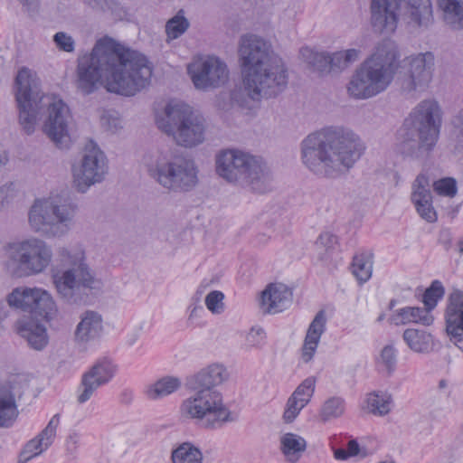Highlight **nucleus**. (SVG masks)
<instances>
[{
	"mask_svg": "<svg viewBox=\"0 0 463 463\" xmlns=\"http://www.w3.org/2000/svg\"><path fill=\"white\" fill-rule=\"evenodd\" d=\"M454 339L455 345L463 352V331L457 332V334H449Z\"/></svg>",
	"mask_w": 463,
	"mask_h": 463,
	"instance_id": "13d9d810",
	"label": "nucleus"
},
{
	"mask_svg": "<svg viewBox=\"0 0 463 463\" xmlns=\"http://www.w3.org/2000/svg\"><path fill=\"white\" fill-rule=\"evenodd\" d=\"M117 371L116 365L109 359L98 360L82 376L77 390V402H87L97 390L109 383Z\"/></svg>",
	"mask_w": 463,
	"mask_h": 463,
	"instance_id": "a211bd4d",
	"label": "nucleus"
},
{
	"mask_svg": "<svg viewBox=\"0 0 463 463\" xmlns=\"http://www.w3.org/2000/svg\"><path fill=\"white\" fill-rule=\"evenodd\" d=\"M265 331L261 327H252L246 335L245 343L250 347H257L264 344Z\"/></svg>",
	"mask_w": 463,
	"mask_h": 463,
	"instance_id": "49530a36",
	"label": "nucleus"
},
{
	"mask_svg": "<svg viewBox=\"0 0 463 463\" xmlns=\"http://www.w3.org/2000/svg\"><path fill=\"white\" fill-rule=\"evenodd\" d=\"M404 71L397 78L401 92L418 99L428 90L434 78L436 58L432 52L412 53L403 61Z\"/></svg>",
	"mask_w": 463,
	"mask_h": 463,
	"instance_id": "4468645a",
	"label": "nucleus"
},
{
	"mask_svg": "<svg viewBox=\"0 0 463 463\" xmlns=\"http://www.w3.org/2000/svg\"><path fill=\"white\" fill-rule=\"evenodd\" d=\"M402 338L415 353H428L432 349V335L425 330L408 328L403 332Z\"/></svg>",
	"mask_w": 463,
	"mask_h": 463,
	"instance_id": "c756f323",
	"label": "nucleus"
},
{
	"mask_svg": "<svg viewBox=\"0 0 463 463\" xmlns=\"http://www.w3.org/2000/svg\"><path fill=\"white\" fill-rule=\"evenodd\" d=\"M446 325L448 334L463 331V291L454 289L448 299Z\"/></svg>",
	"mask_w": 463,
	"mask_h": 463,
	"instance_id": "a878e982",
	"label": "nucleus"
},
{
	"mask_svg": "<svg viewBox=\"0 0 463 463\" xmlns=\"http://www.w3.org/2000/svg\"><path fill=\"white\" fill-rule=\"evenodd\" d=\"M326 329V316L323 310L319 311L307 329L302 348V359L308 363L314 356L320 337Z\"/></svg>",
	"mask_w": 463,
	"mask_h": 463,
	"instance_id": "393cba45",
	"label": "nucleus"
},
{
	"mask_svg": "<svg viewBox=\"0 0 463 463\" xmlns=\"http://www.w3.org/2000/svg\"><path fill=\"white\" fill-rule=\"evenodd\" d=\"M439 241L445 246L446 250L449 248L451 239L448 231L441 232Z\"/></svg>",
	"mask_w": 463,
	"mask_h": 463,
	"instance_id": "bf43d9fd",
	"label": "nucleus"
},
{
	"mask_svg": "<svg viewBox=\"0 0 463 463\" xmlns=\"http://www.w3.org/2000/svg\"><path fill=\"white\" fill-rule=\"evenodd\" d=\"M434 191L441 196L453 198L458 193L457 182L454 178H441L433 184Z\"/></svg>",
	"mask_w": 463,
	"mask_h": 463,
	"instance_id": "37998d69",
	"label": "nucleus"
},
{
	"mask_svg": "<svg viewBox=\"0 0 463 463\" xmlns=\"http://www.w3.org/2000/svg\"><path fill=\"white\" fill-rule=\"evenodd\" d=\"M223 293L218 290H213L206 296L205 305L211 312L220 314L223 310Z\"/></svg>",
	"mask_w": 463,
	"mask_h": 463,
	"instance_id": "a18cd8bd",
	"label": "nucleus"
},
{
	"mask_svg": "<svg viewBox=\"0 0 463 463\" xmlns=\"http://www.w3.org/2000/svg\"><path fill=\"white\" fill-rule=\"evenodd\" d=\"M180 385V380L176 377H163L148 385L146 390V394L151 400L162 399L175 392Z\"/></svg>",
	"mask_w": 463,
	"mask_h": 463,
	"instance_id": "f704fd0d",
	"label": "nucleus"
},
{
	"mask_svg": "<svg viewBox=\"0 0 463 463\" xmlns=\"http://www.w3.org/2000/svg\"><path fill=\"white\" fill-rule=\"evenodd\" d=\"M346 450H347V453H349L350 457H354V456L358 455V453H359V450H360L359 444L357 443L356 440L352 439L347 443Z\"/></svg>",
	"mask_w": 463,
	"mask_h": 463,
	"instance_id": "6e6d98bb",
	"label": "nucleus"
},
{
	"mask_svg": "<svg viewBox=\"0 0 463 463\" xmlns=\"http://www.w3.org/2000/svg\"><path fill=\"white\" fill-rule=\"evenodd\" d=\"M364 150V143L352 129L328 127L302 140L301 159L316 175L335 178L348 172Z\"/></svg>",
	"mask_w": 463,
	"mask_h": 463,
	"instance_id": "7ed1b4c3",
	"label": "nucleus"
},
{
	"mask_svg": "<svg viewBox=\"0 0 463 463\" xmlns=\"http://www.w3.org/2000/svg\"><path fill=\"white\" fill-rule=\"evenodd\" d=\"M373 255L371 253H359L353 259L352 273L359 282H367L373 274Z\"/></svg>",
	"mask_w": 463,
	"mask_h": 463,
	"instance_id": "c9c22d12",
	"label": "nucleus"
},
{
	"mask_svg": "<svg viewBox=\"0 0 463 463\" xmlns=\"http://www.w3.org/2000/svg\"><path fill=\"white\" fill-rule=\"evenodd\" d=\"M239 55L243 90L250 99L273 98L286 89L288 70L269 42L255 34H245Z\"/></svg>",
	"mask_w": 463,
	"mask_h": 463,
	"instance_id": "20e7f679",
	"label": "nucleus"
},
{
	"mask_svg": "<svg viewBox=\"0 0 463 463\" xmlns=\"http://www.w3.org/2000/svg\"><path fill=\"white\" fill-rule=\"evenodd\" d=\"M143 165L148 175L169 191L187 192L198 182L194 161L170 148L149 151L143 157Z\"/></svg>",
	"mask_w": 463,
	"mask_h": 463,
	"instance_id": "1a4fd4ad",
	"label": "nucleus"
},
{
	"mask_svg": "<svg viewBox=\"0 0 463 463\" xmlns=\"http://www.w3.org/2000/svg\"><path fill=\"white\" fill-rule=\"evenodd\" d=\"M56 46L64 52H71L74 51V40L66 33L60 31L53 36Z\"/></svg>",
	"mask_w": 463,
	"mask_h": 463,
	"instance_id": "de8ad7c7",
	"label": "nucleus"
},
{
	"mask_svg": "<svg viewBox=\"0 0 463 463\" xmlns=\"http://www.w3.org/2000/svg\"><path fill=\"white\" fill-rule=\"evenodd\" d=\"M232 100H234L241 107L246 106L245 102L243 100L240 99V92H233L232 94Z\"/></svg>",
	"mask_w": 463,
	"mask_h": 463,
	"instance_id": "680f3d73",
	"label": "nucleus"
},
{
	"mask_svg": "<svg viewBox=\"0 0 463 463\" xmlns=\"http://www.w3.org/2000/svg\"><path fill=\"white\" fill-rule=\"evenodd\" d=\"M392 324L395 326L409 323H418L430 326L433 322V316L428 309L418 307H406L397 309L390 317Z\"/></svg>",
	"mask_w": 463,
	"mask_h": 463,
	"instance_id": "bb28decb",
	"label": "nucleus"
},
{
	"mask_svg": "<svg viewBox=\"0 0 463 463\" xmlns=\"http://www.w3.org/2000/svg\"><path fill=\"white\" fill-rule=\"evenodd\" d=\"M445 294V288L439 280H433L430 286L425 290L423 294L424 309L431 311L436 307L439 300H440Z\"/></svg>",
	"mask_w": 463,
	"mask_h": 463,
	"instance_id": "a19ab883",
	"label": "nucleus"
},
{
	"mask_svg": "<svg viewBox=\"0 0 463 463\" xmlns=\"http://www.w3.org/2000/svg\"><path fill=\"white\" fill-rule=\"evenodd\" d=\"M11 307L33 313L46 320H51L57 313V306L52 294L38 287H19L7 297Z\"/></svg>",
	"mask_w": 463,
	"mask_h": 463,
	"instance_id": "f3484780",
	"label": "nucleus"
},
{
	"mask_svg": "<svg viewBox=\"0 0 463 463\" xmlns=\"http://www.w3.org/2000/svg\"><path fill=\"white\" fill-rule=\"evenodd\" d=\"M441 114V109L435 99L420 101L398 132L400 152L411 156L417 147L430 151L439 136Z\"/></svg>",
	"mask_w": 463,
	"mask_h": 463,
	"instance_id": "9d476101",
	"label": "nucleus"
},
{
	"mask_svg": "<svg viewBox=\"0 0 463 463\" xmlns=\"http://www.w3.org/2000/svg\"><path fill=\"white\" fill-rule=\"evenodd\" d=\"M402 0H371V21L374 29H396Z\"/></svg>",
	"mask_w": 463,
	"mask_h": 463,
	"instance_id": "aec40b11",
	"label": "nucleus"
},
{
	"mask_svg": "<svg viewBox=\"0 0 463 463\" xmlns=\"http://www.w3.org/2000/svg\"><path fill=\"white\" fill-rule=\"evenodd\" d=\"M18 1L28 12H33L39 6V0H18Z\"/></svg>",
	"mask_w": 463,
	"mask_h": 463,
	"instance_id": "5fc2aeb1",
	"label": "nucleus"
},
{
	"mask_svg": "<svg viewBox=\"0 0 463 463\" xmlns=\"http://www.w3.org/2000/svg\"><path fill=\"white\" fill-rule=\"evenodd\" d=\"M60 264L52 269V281L60 298L68 304L86 302L89 294L102 287L80 248L59 250Z\"/></svg>",
	"mask_w": 463,
	"mask_h": 463,
	"instance_id": "0eeeda50",
	"label": "nucleus"
},
{
	"mask_svg": "<svg viewBox=\"0 0 463 463\" xmlns=\"http://www.w3.org/2000/svg\"><path fill=\"white\" fill-rule=\"evenodd\" d=\"M166 32V41L170 43L173 40L179 38L185 31H165Z\"/></svg>",
	"mask_w": 463,
	"mask_h": 463,
	"instance_id": "052dcab7",
	"label": "nucleus"
},
{
	"mask_svg": "<svg viewBox=\"0 0 463 463\" xmlns=\"http://www.w3.org/2000/svg\"><path fill=\"white\" fill-rule=\"evenodd\" d=\"M392 398L388 392H373L367 398V404L370 411L376 415H385L392 408Z\"/></svg>",
	"mask_w": 463,
	"mask_h": 463,
	"instance_id": "ea45409f",
	"label": "nucleus"
},
{
	"mask_svg": "<svg viewBox=\"0 0 463 463\" xmlns=\"http://www.w3.org/2000/svg\"><path fill=\"white\" fill-rule=\"evenodd\" d=\"M458 246L459 253L463 254V239L458 242Z\"/></svg>",
	"mask_w": 463,
	"mask_h": 463,
	"instance_id": "69168bd1",
	"label": "nucleus"
},
{
	"mask_svg": "<svg viewBox=\"0 0 463 463\" xmlns=\"http://www.w3.org/2000/svg\"><path fill=\"white\" fill-rule=\"evenodd\" d=\"M86 2L92 8L105 10L110 7V0H86Z\"/></svg>",
	"mask_w": 463,
	"mask_h": 463,
	"instance_id": "864d4df0",
	"label": "nucleus"
},
{
	"mask_svg": "<svg viewBox=\"0 0 463 463\" xmlns=\"http://www.w3.org/2000/svg\"><path fill=\"white\" fill-rule=\"evenodd\" d=\"M137 339V334L131 335L128 338V345H133L136 343Z\"/></svg>",
	"mask_w": 463,
	"mask_h": 463,
	"instance_id": "0e129e2a",
	"label": "nucleus"
},
{
	"mask_svg": "<svg viewBox=\"0 0 463 463\" xmlns=\"http://www.w3.org/2000/svg\"><path fill=\"white\" fill-rule=\"evenodd\" d=\"M337 244V237L329 232H322L316 241V245L318 249H324L326 252H329L334 250Z\"/></svg>",
	"mask_w": 463,
	"mask_h": 463,
	"instance_id": "09e8293b",
	"label": "nucleus"
},
{
	"mask_svg": "<svg viewBox=\"0 0 463 463\" xmlns=\"http://www.w3.org/2000/svg\"><path fill=\"white\" fill-rule=\"evenodd\" d=\"M14 395L6 387H0V427H9L18 416Z\"/></svg>",
	"mask_w": 463,
	"mask_h": 463,
	"instance_id": "7c9ffc66",
	"label": "nucleus"
},
{
	"mask_svg": "<svg viewBox=\"0 0 463 463\" xmlns=\"http://www.w3.org/2000/svg\"><path fill=\"white\" fill-rule=\"evenodd\" d=\"M198 309H199V310H203V307H194L191 310V314H190V316H191V317L194 316V315L196 314V312H197V310H198Z\"/></svg>",
	"mask_w": 463,
	"mask_h": 463,
	"instance_id": "338daca9",
	"label": "nucleus"
},
{
	"mask_svg": "<svg viewBox=\"0 0 463 463\" xmlns=\"http://www.w3.org/2000/svg\"><path fill=\"white\" fill-rule=\"evenodd\" d=\"M408 24L412 27H427L432 20L430 0H408Z\"/></svg>",
	"mask_w": 463,
	"mask_h": 463,
	"instance_id": "c85d7f7f",
	"label": "nucleus"
},
{
	"mask_svg": "<svg viewBox=\"0 0 463 463\" xmlns=\"http://www.w3.org/2000/svg\"><path fill=\"white\" fill-rule=\"evenodd\" d=\"M80 444V436L77 433L71 434L65 442L66 451L71 457L74 458Z\"/></svg>",
	"mask_w": 463,
	"mask_h": 463,
	"instance_id": "3c124183",
	"label": "nucleus"
},
{
	"mask_svg": "<svg viewBox=\"0 0 463 463\" xmlns=\"http://www.w3.org/2000/svg\"><path fill=\"white\" fill-rule=\"evenodd\" d=\"M157 128L181 146L191 148L202 144L205 138V122L192 107L178 101H169L156 113Z\"/></svg>",
	"mask_w": 463,
	"mask_h": 463,
	"instance_id": "9b49d317",
	"label": "nucleus"
},
{
	"mask_svg": "<svg viewBox=\"0 0 463 463\" xmlns=\"http://www.w3.org/2000/svg\"><path fill=\"white\" fill-rule=\"evenodd\" d=\"M400 66L398 45L391 39L383 40L353 72L346 84L348 96L364 100L384 92L392 83Z\"/></svg>",
	"mask_w": 463,
	"mask_h": 463,
	"instance_id": "423d86ee",
	"label": "nucleus"
},
{
	"mask_svg": "<svg viewBox=\"0 0 463 463\" xmlns=\"http://www.w3.org/2000/svg\"><path fill=\"white\" fill-rule=\"evenodd\" d=\"M60 423L59 414H55L47 426L24 447L19 456V463H26L45 451L52 443Z\"/></svg>",
	"mask_w": 463,
	"mask_h": 463,
	"instance_id": "412c9836",
	"label": "nucleus"
},
{
	"mask_svg": "<svg viewBox=\"0 0 463 463\" xmlns=\"http://www.w3.org/2000/svg\"><path fill=\"white\" fill-rule=\"evenodd\" d=\"M444 21L456 29H463V2L459 0H439Z\"/></svg>",
	"mask_w": 463,
	"mask_h": 463,
	"instance_id": "473e14b6",
	"label": "nucleus"
},
{
	"mask_svg": "<svg viewBox=\"0 0 463 463\" xmlns=\"http://www.w3.org/2000/svg\"><path fill=\"white\" fill-rule=\"evenodd\" d=\"M316 389V378L313 376L306 378L296 388L291 394L299 400L304 404L307 405L311 401V398Z\"/></svg>",
	"mask_w": 463,
	"mask_h": 463,
	"instance_id": "79ce46f5",
	"label": "nucleus"
},
{
	"mask_svg": "<svg viewBox=\"0 0 463 463\" xmlns=\"http://www.w3.org/2000/svg\"><path fill=\"white\" fill-rule=\"evenodd\" d=\"M306 406L307 405L301 402L299 400H297L296 397L290 395L287 401L286 408L283 413L284 420L288 423L292 422Z\"/></svg>",
	"mask_w": 463,
	"mask_h": 463,
	"instance_id": "c03bdc74",
	"label": "nucleus"
},
{
	"mask_svg": "<svg viewBox=\"0 0 463 463\" xmlns=\"http://www.w3.org/2000/svg\"><path fill=\"white\" fill-rule=\"evenodd\" d=\"M452 124L458 142L463 143V110L458 111V113L454 117Z\"/></svg>",
	"mask_w": 463,
	"mask_h": 463,
	"instance_id": "603ef678",
	"label": "nucleus"
},
{
	"mask_svg": "<svg viewBox=\"0 0 463 463\" xmlns=\"http://www.w3.org/2000/svg\"><path fill=\"white\" fill-rule=\"evenodd\" d=\"M398 351L393 345H386L380 352L376 364L380 372L391 376L397 367Z\"/></svg>",
	"mask_w": 463,
	"mask_h": 463,
	"instance_id": "58836bf2",
	"label": "nucleus"
},
{
	"mask_svg": "<svg viewBox=\"0 0 463 463\" xmlns=\"http://www.w3.org/2000/svg\"><path fill=\"white\" fill-rule=\"evenodd\" d=\"M300 57L308 67L320 74L330 72V57L326 52H317L310 47H302L300 49Z\"/></svg>",
	"mask_w": 463,
	"mask_h": 463,
	"instance_id": "2f4dec72",
	"label": "nucleus"
},
{
	"mask_svg": "<svg viewBox=\"0 0 463 463\" xmlns=\"http://www.w3.org/2000/svg\"><path fill=\"white\" fill-rule=\"evenodd\" d=\"M280 450L288 463H297L307 449L306 439L292 432L280 437Z\"/></svg>",
	"mask_w": 463,
	"mask_h": 463,
	"instance_id": "cd10ccee",
	"label": "nucleus"
},
{
	"mask_svg": "<svg viewBox=\"0 0 463 463\" xmlns=\"http://www.w3.org/2000/svg\"><path fill=\"white\" fill-rule=\"evenodd\" d=\"M77 204L69 197L56 194L36 199L28 213L31 229L47 238H60L69 232Z\"/></svg>",
	"mask_w": 463,
	"mask_h": 463,
	"instance_id": "f8f14e48",
	"label": "nucleus"
},
{
	"mask_svg": "<svg viewBox=\"0 0 463 463\" xmlns=\"http://www.w3.org/2000/svg\"><path fill=\"white\" fill-rule=\"evenodd\" d=\"M439 388H445L447 386V382L445 380H441L439 383Z\"/></svg>",
	"mask_w": 463,
	"mask_h": 463,
	"instance_id": "774afa93",
	"label": "nucleus"
},
{
	"mask_svg": "<svg viewBox=\"0 0 463 463\" xmlns=\"http://www.w3.org/2000/svg\"><path fill=\"white\" fill-rule=\"evenodd\" d=\"M52 257V246L37 237L17 241L7 247V267L18 278L43 273L51 265Z\"/></svg>",
	"mask_w": 463,
	"mask_h": 463,
	"instance_id": "ddd939ff",
	"label": "nucleus"
},
{
	"mask_svg": "<svg viewBox=\"0 0 463 463\" xmlns=\"http://www.w3.org/2000/svg\"><path fill=\"white\" fill-rule=\"evenodd\" d=\"M189 27L190 23L188 19L185 18L183 9H180L165 25V29H188Z\"/></svg>",
	"mask_w": 463,
	"mask_h": 463,
	"instance_id": "8fccbe9b",
	"label": "nucleus"
},
{
	"mask_svg": "<svg viewBox=\"0 0 463 463\" xmlns=\"http://www.w3.org/2000/svg\"><path fill=\"white\" fill-rule=\"evenodd\" d=\"M15 100L19 123L26 134L34 132L38 116L46 111L43 132L58 147H69L71 115L68 105L57 95L41 94L38 79L28 68L16 75Z\"/></svg>",
	"mask_w": 463,
	"mask_h": 463,
	"instance_id": "f03ea898",
	"label": "nucleus"
},
{
	"mask_svg": "<svg viewBox=\"0 0 463 463\" xmlns=\"http://www.w3.org/2000/svg\"><path fill=\"white\" fill-rule=\"evenodd\" d=\"M345 411V400L339 396H333L324 402L319 411V417L322 421L326 422L341 417Z\"/></svg>",
	"mask_w": 463,
	"mask_h": 463,
	"instance_id": "4c0bfd02",
	"label": "nucleus"
},
{
	"mask_svg": "<svg viewBox=\"0 0 463 463\" xmlns=\"http://www.w3.org/2000/svg\"><path fill=\"white\" fill-rule=\"evenodd\" d=\"M17 333L36 350H42L48 343L45 326L31 317H24L16 323Z\"/></svg>",
	"mask_w": 463,
	"mask_h": 463,
	"instance_id": "5701e85b",
	"label": "nucleus"
},
{
	"mask_svg": "<svg viewBox=\"0 0 463 463\" xmlns=\"http://www.w3.org/2000/svg\"><path fill=\"white\" fill-rule=\"evenodd\" d=\"M109 171L105 153L92 141L88 143L78 165L72 166L73 184L80 193H86L91 185L101 183Z\"/></svg>",
	"mask_w": 463,
	"mask_h": 463,
	"instance_id": "2eb2a0df",
	"label": "nucleus"
},
{
	"mask_svg": "<svg viewBox=\"0 0 463 463\" xmlns=\"http://www.w3.org/2000/svg\"><path fill=\"white\" fill-rule=\"evenodd\" d=\"M7 190L8 188L7 187H1L0 188V200H1V204L4 203V200L5 199L6 197V194H7Z\"/></svg>",
	"mask_w": 463,
	"mask_h": 463,
	"instance_id": "e2e57ef3",
	"label": "nucleus"
},
{
	"mask_svg": "<svg viewBox=\"0 0 463 463\" xmlns=\"http://www.w3.org/2000/svg\"><path fill=\"white\" fill-rule=\"evenodd\" d=\"M229 377L226 368L213 364L186 378L189 395L180 404L184 419L194 420L205 429L216 430L237 420V414L225 405L217 389Z\"/></svg>",
	"mask_w": 463,
	"mask_h": 463,
	"instance_id": "39448f33",
	"label": "nucleus"
},
{
	"mask_svg": "<svg viewBox=\"0 0 463 463\" xmlns=\"http://www.w3.org/2000/svg\"><path fill=\"white\" fill-rule=\"evenodd\" d=\"M187 72L194 87L202 90L219 88L229 78L226 63L214 55L194 57L187 66Z\"/></svg>",
	"mask_w": 463,
	"mask_h": 463,
	"instance_id": "dca6fc26",
	"label": "nucleus"
},
{
	"mask_svg": "<svg viewBox=\"0 0 463 463\" xmlns=\"http://www.w3.org/2000/svg\"><path fill=\"white\" fill-rule=\"evenodd\" d=\"M360 53V51L357 49H348L329 54L330 72L343 71L359 59Z\"/></svg>",
	"mask_w": 463,
	"mask_h": 463,
	"instance_id": "e433bc0d",
	"label": "nucleus"
},
{
	"mask_svg": "<svg viewBox=\"0 0 463 463\" xmlns=\"http://www.w3.org/2000/svg\"><path fill=\"white\" fill-rule=\"evenodd\" d=\"M152 67L146 57L112 38L104 37L90 53L79 56L76 87L84 95L104 82L109 92L130 97L150 83Z\"/></svg>",
	"mask_w": 463,
	"mask_h": 463,
	"instance_id": "f257e3e1",
	"label": "nucleus"
},
{
	"mask_svg": "<svg viewBox=\"0 0 463 463\" xmlns=\"http://www.w3.org/2000/svg\"><path fill=\"white\" fill-rule=\"evenodd\" d=\"M291 289L282 283H271L262 291L261 305L269 314L282 312L292 304Z\"/></svg>",
	"mask_w": 463,
	"mask_h": 463,
	"instance_id": "4be33fe9",
	"label": "nucleus"
},
{
	"mask_svg": "<svg viewBox=\"0 0 463 463\" xmlns=\"http://www.w3.org/2000/svg\"><path fill=\"white\" fill-rule=\"evenodd\" d=\"M203 453L194 443L186 441L172 450V463H203Z\"/></svg>",
	"mask_w": 463,
	"mask_h": 463,
	"instance_id": "72a5a7b5",
	"label": "nucleus"
},
{
	"mask_svg": "<svg viewBox=\"0 0 463 463\" xmlns=\"http://www.w3.org/2000/svg\"><path fill=\"white\" fill-rule=\"evenodd\" d=\"M102 331V317L96 311L88 310L80 317L76 326L75 339L85 344L98 338Z\"/></svg>",
	"mask_w": 463,
	"mask_h": 463,
	"instance_id": "b1692460",
	"label": "nucleus"
},
{
	"mask_svg": "<svg viewBox=\"0 0 463 463\" xmlns=\"http://www.w3.org/2000/svg\"><path fill=\"white\" fill-rule=\"evenodd\" d=\"M334 457L337 460H346L347 458H351L349 453H347L346 449H336L334 450Z\"/></svg>",
	"mask_w": 463,
	"mask_h": 463,
	"instance_id": "4d7b16f0",
	"label": "nucleus"
},
{
	"mask_svg": "<svg viewBox=\"0 0 463 463\" xmlns=\"http://www.w3.org/2000/svg\"><path fill=\"white\" fill-rule=\"evenodd\" d=\"M216 174L230 184L249 187L256 193L270 189L271 174L257 156L239 148H226L215 155Z\"/></svg>",
	"mask_w": 463,
	"mask_h": 463,
	"instance_id": "6e6552de",
	"label": "nucleus"
},
{
	"mask_svg": "<svg viewBox=\"0 0 463 463\" xmlns=\"http://www.w3.org/2000/svg\"><path fill=\"white\" fill-rule=\"evenodd\" d=\"M411 199L418 214L428 222H435L438 219L433 207L430 181L427 175L420 174L411 186Z\"/></svg>",
	"mask_w": 463,
	"mask_h": 463,
	"instance_id": "6ab92c4d",
	"label": "nucleus"
}]
</instances>
